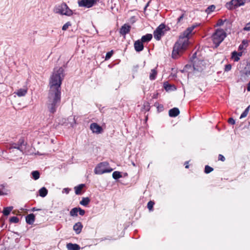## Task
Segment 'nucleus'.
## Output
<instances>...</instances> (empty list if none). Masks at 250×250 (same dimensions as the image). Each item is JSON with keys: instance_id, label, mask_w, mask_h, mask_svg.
I'll return each instance as SVG.
<instances>
[{"instance_id": "nucleus-9", "label": "nucleus", "mask_w": 250, "mask_h": 250, "mask_svg": "<svg viewBox=\"0 0 250 250\" xmlns=\"http://www.w3.org/2000/svg\"><path fill=\"white\" fill-rule=\"evenodd\" d=\"M97 0H81L78 1L80 7L90 8L96 3Z\"/></svg>"}, {"instance_id": "nucleus-23", "label": "nucleus", "mask_w": 250, "mask_h": 250, "mask_svg": "<svg viewBox=\"0 0 250 250\" xmlns=\"http://www.w3.org/2000/svg\"><path fill=\"white\" fill-rule=\"evenodd\" d=\"M225 23H226V25L227 26V28L230 29V26H231V24L229 21L227 20L226 19H225L224 20L220 19V23H219L220 27L223 25Z\"/></svg>"}, {"instance_id": "nucleus-32", "label": "nucleus", "mask_w": 250, "mask_h": 250, "mask_svg": "<svg viewBox=\"0 0 250 250\" xmlns=\"http://www.w3.org/2000/svg\"><path fill=\"white\" fill-rule=\"evenodd\" d=\"M215 8V6L214 5H211L210 6H209L207 8V9L206 10V12L208 14H210L211 12H212V11H213L214 10Z\"/></svg>"}, {"instance_id": "nucleus-17", "label": "nucleus", "mask_w": 250, "mask_h": 250, "mask_svg": "<svg viewBox=\"0 0 250 250\" xmlns=\"http://www.w3.org/2000/svg\"><path fill=\"white\" fill-rule=\"evenodd\" d=\"M68 250H80V246L76 244L68 243L66 245Z\"/></svg>"}, {"instance_id": "nucleus-12", "label": "nucleus", "mask_w": 250, "mask_h": 250, "mask_svg": "<svg viewBox=\"0 0 250 250\" xmlns=\"http://www.w3.org/2000/svg\"><path fill=\"white\" fill-rule=\"evenodd\" d=\"M143 43H144L140 40L135 42L134 46L136 52H139L144 49V46Z\"/></svg>"}, {"instance_id": "nucleus-35", "label": "nucleus", "mask_w": 250, "mask_h": 250, "mask_svg": "<svg viewBox=\"0 0 250 250\" xmlns=\"http://www.w3.org/2000/svg\"><path fill=\"white\" fill-rule=\"evenodd\" d=\"M11 223H18L19 222V219L16 216H13L9 220Z\"/></svg>"}, {"instance_id": "nucleus-52", "label": "nucleus", "mask_w": 250, "mask_h": 250, "mask_svg": "<svg viewBox=\"0 0 250 250\" xmlns=\"http://www.w3.org/2000/svg\"><path fill=\"white\" fill-rule=\"evenodd\" d=\"M185 168H188L189 166L188 165V161L185 162Z\"/></svg>"}, {"instance_id": "nucleus-54", "label": "nucleus", "mask_w": 250, "mask_h": 250, "mask_svg": "<svg viewBox=\"0 0 250 250\" xmlns=\"http://www.w3.org/2000/svg\"><path fill=\"white\" fill-rule=\"evenodd\" d=\"M4 195L3 192L0 189V195Z\"/></svg>"}, {"instance_id": "nucleus-29", "label": "nucleus", "mask_w": 250, "mask_h": 250, "mask_svg": "<svg viewBox=\"0 0 250 250\" xmlns=\"http://www.w3.org/2000/svg\"><path fill=\"white\" fill-rule=\"evenodd\" d=\"M31 174L33 178L35 180H38L40 178V172L37 170L32 171Z\"/></svg>"}, {"instance_id": "nucleus-8", "label": "nucleus", "mask_w": 250, "mask_h": 250, "mask_svg": "<svg viewBox=\"0 0 250 250\" xmlns=\"http://www.w3.org/2000/svg\"><path fill=\"white\" fill-rule=\"evenodd\" d=\"M165 28V25L162 23L154 31V37L156 40H160L162 36L164 35V29Z\"/></svg>"}, {"instance_id": "nucleus-51", "label": "nucleus", "mask_w": 250, "mask_h": 250, "mask_svg": "<svg viewBox=\"0 0 250 250\" xmlns=\"http://www.w3.org/2000/svg\"><path fill=\"white\" fill-rule=\"evenodd\" d=\"M247 89L248 91H250V81L249 82V83L248 84Z\"/></svg>"}, {"instance_id": "nucleus-20", "label": "nucleus", "mask_w": 250, "mask_h": 250, "mask_svg": "<svg viewBox=\"0 0 250 250\" xmlns=\"http://www.w3.org/2000/svg\"><path fill=\"white\" fill-rule=\"evenodd\" d=\"M90 200L88 197H83L80 201V204L84 207H87L89 204Z\"/></svg>"}, {"instance_id": "nucleus-25", "label": "nucleus", "mask_w": 250, "mask_h": 250, "mask_svg": "<svg viewBox=\"0 0 250 250\" xmlns=\"http://www.w3.org/2000/svg\"><path fill=\"white\" fill-rule=\"evenodd\" d=\"M226 36V32L223 29H220V43L224 40Z\"/></svg>"}, {"instance_id": "nucleus-27", "label": "nucleus", "mask_w": 250, "mask_h": 250, "mask_svg": "<svg viewBox=\"0 0 250 250\" xmlns=\"http://www.w3.org/2000/svg\"><path fill=\"white\" fill-rule=\"evenodd\" d=\"M13 148L17 149L21 151H22V150L21 149V148L20 147V146L17 143H13L10 145V146L9 147V149H12Z\"/></svg>"}, {"instance_id": "nucleus-28", "label": "nucleus", "mask_w": 250, "mask_h": 250, "mask_svg": "<svg viewBox=\"0 0 250 250\" xmlns=\"http://www.w3.org/2000/svg\"><path fill=\"white\" fill-rule=\"evenodd\" d=\"M78 212V208H74L70 211V215L71 216H77Z\"/></svg>"}, {"instance_id": "nucleus-39", "label": "nucleus", "mask_w": 250, "mask_h": 250, "mask_svg": "<svg viewBox=\"0 0 250 250\" xmlns=\"http://www.w3.org/2000/svg\"><path fill=\"white\" fill-rule=\"evenodd\" d=\"M154 205V203L153 201H149L147 205V208L150 210H151L152 209Z\"/></svg>"}, {"instance_id": "nucleus-45", "label": "nucleus", "mask_w": 250, "mask_h": 250, "mask_svg": "<svg viewBox=\"0 0 250 250\" xmlns=\"http://www.w3.org/2000/svg\"><path fill=\"white\" fill-rule=\"evenodd\" d=\"M70 190V189H69V188H64L62 190V192L63 193L64 192L66 194H68Z\"/></svg>"}, {"instance_id": "nucleus-44", "label": "nucleus", "mask_w": 250, "mask_h": 250, "mask_svg": "<svg viewBox=\"0 0 250 250\" xmlns=\"http://www.w3.org/2000/svg\"><path fill=\"white\" fill-rule=\"evenodd\" d=\"M228 122L229 124H231L232 125H234L235 123V120L232 118H230L229 119Z\"/></svg>"}, {"instance_id": "nucleus-40", "label": "nucleus", "mask_w": 250, "mask_h": 250, "mask_svg": "<svg viewBox=\"0 0 250 250\" xmlns=\"http://www.w3.org/2000/svg\"><path fill=\"white\" fill-rule=\"evenodd\" d=\"M231 58L234 62H238L240 60V58H239L237 55H234V51L232 53Z\"/></svg>"}, {"instance_id": "nucleus-46", "label": "nucleus", "mask_w": 250, "mask_h": 250, "mask_svg": "<svg viewBox=\"0 0 250 250\" xmlns=\"http://www.w3.org/2000/svg\"><path fill=\"white\" fill-rule=\"evenodd\" d=\"M234 55H236L239 58H240V57L242 55V52H237L236 51H234Z\"/></svg>"}, {"instance_id": "nucleus-48", "label": "nucleus", "mask_w": 250, "mask_h": 250, "mask_svg": "<svg viewBox=\"0 0 250 250\" xmlns=\"http://www.w3.org/2000/svg\"><path fill=\"white\" fill-rule=\"evenodd\" d=\"M225 160V158L224 156H223L221 154H220V160L222 161H224Z\"/></svg>"}, {"instance_id": "nucleus-50", "label": "nucleus", "mask_w": 250, "mask_h": 250, "mask_svg": "<svg viewBox=\"0 0 250 250\" xmlns=\"http://www.w3.org/2000/svg\"><path fill=\"white\" fill-rule=\"evenodd\" d=\"M41 210V209L37 208L35 207H34L31 209V211H35Z\"/></svg>"}, {"instance_id": "nucleus-58", "label": "nucleus", "mask_w": 250, "mask_h": 250, "mask_svg": "<svg viewBox=\"0 0 250 250\" xmlns=\"http://www.w3.org/2000/svg\"><path fill=\"white\" fill-rule=\"evenodd\" d=\"M132 164H133V165L134 166H135V164H134V163H132Z\"/></svg>"}, {"instance_id": "nucleus-53", "label": "nucleus", "mask_w": 250, "mask_h": 250, "mask_svg": "<svg viewBox=\"0 0 250 250\" xmlns=\"http://www.w3.org/2000/svg\"><path fill=\"white\" fill-rule=\"evenodd\" d=\"M150 0H149V1L146 3V6L147 7L149 5V3H150Z\"/></svg>"}, {"instance_id": "nucleus-3", "label": "nucleus", "mask_w": 250, "mask_h": 250, "mask_svg": "<svg viewBox=\"0 0 250 250\" xmlns=\"http://www.w3.org/2000/svg\"><path fill=\"white\" fill-rule=\"evenodd\" d=\"M54 12L62 15L70 16L73 14L72 11L68 7L65 2L56 5L54 9Z\"/></svg>"}, {"instance_id": "nucleus-18", "label": "nucleus", "mask_w": 250, "mask_h": 250, "mask_svg": "<svg viewBox=\"0 0 250 250\" xmlns=\"http://www.w3.org/2000/svg\"><path fill=\"white\" fill-rule=\"evenodd\" d=\"M85 186L84 184H80L74 188L75 192L76 195H80L82 194V190Z\"/></svg>"}, {"instance_id": "nucleus-36", "label": "nucleus", "mask_w": 250, "mask_h": 250, "mask_svg": "<svg viewBox=\"0 0 250 250\" xmlns=\"http://www.w3.org/2000/svg\"><path fill=\"white\" fill-rule=\"evenodd\" d=\"M71 25V23L70 21H67L65 23L62 27V30L65 31L66 30L69 26Z\"/></svg>"}, {"instance_id": "nucleus-11", "label": "nucleus", "mask_w": 250, "mask_h": 250, "mask_svg": "<svg viewBox=\"0 0 250 250\" xmlns=\"http://www.w3.org/2000/svg\"><path fill=\"white\" fill-rule=\"evenodd\" d=\"M90 129L93 133L99 134L102 131V127L97 123H93L90 125Z\"/></svg>"}, {"instance_id": "nucleus-15", "label": "nucleus", "mask_w": 250, "mask_h": 250, "mask_svg": "<svg viewBox=\"0 0 250 250\" xmlns=\"http://www.w3.org/2000/svg\"><path fill=\"white\" fill-rule=\"evenodd\" d=\"M83 226L82 223L79 222L73 226V229L77 234H79L82 231Z\"/></svg>"}, {"instance_id": "nucleus-6", "label": "nucleus", "mask_w": 250, "mask_h": 250, "mask_svg": "<svg viewBox=\"0 0 250 250\" xmlns=\"http://www.w3.org/2000/svg\"><path fill=\"white\" fill-rule=\"evenodd\" d=\"M245 0H231L226 3V7L228 9H232L244 5Z\"/></svg>"}, {"instance_id": "nucleus-37", "label": "nucleus", "mask_w": 250, "mask_h": 250, "mask_svg": "<svg viewBox=\"0 0 250 250\" xmlns=\"http://www.w3.org/2000/svg\"><path fill=\"white\" fill-rule=\"evenodd\" d=\"M24 140L23 138H21L19 139L18 142L17 143V144L19 145V146H20V147H21V149L22 150V146L24 145Z\"/></svg>"}, {"instance_id": "nucleus-10", "label": "nucleus", "mask_w": 250, "mask_h": 250, "mask_svg": "<svg viewBox=\"0 0 250 250\" xmlns=\"http://www.w3.org/2000/svg\"><path fill=\"white\" fill-rule=\"evenodd\" d=\"M131 29V26L128 24H124L120 29V34L122 35L125 36L127 34H128Z\"/></svg>"}, {"instance_id": "nucleus-22", "label": "nucleus", "mask_w": 250, "mask_h": 250, "mask_svg": "<svg viewBox=\"0 0 250 250\" xmlns=\"http://www.w3.org/2000/svg\"><path fill=\"white\" fill-rule=\"evenodd\" d=\"M13 209L12 206L4 208L2 213L4 215L8 216Z\"/></svg>"}, {"instance_id": "nucleus-7", "label": "nucleus", "mask_w": 250, "mask_h": 250, "mask_svg": "<svg viewBox=\"0 0 250 250\" xmlns=\"http://www.w3.org/2000/svg\"><path fill=\"white\" fill-rule=\"evenodd\" d=\"M209 42L212 47L217 48L219 46V28L215 29V32L209 39Z\"/></svg>"}, {"instance_id": "nucleus-13", "label": "nucleus", "mask_w": 250, "mask_h": 250, "mask_svg": "<svg viewBox=\"0 0 250 250\" xmlns=\"http://www.w3.org/2000/svg\"><path fill=\"white\" fill-rule=\"evenodd\" d=\"M26 222L29 225H32L35 221V216L34 214L31 213L27 215L25 218Z\"/></svg>"}, {"instance_id": "nucleus-42", "label": "nucleus", "mask_w": 250, "mask_h": 250, "mask_svg": "<svg viewBox=\"0 0 250 250\" xmlns=\"http://www.w3.org/2000/svg\"><path fill=\"white\" fill-rule=\"evenodd\" d=\"M244 31H250V21L247 23L245 27L243 28Z\"/></svg>"}, {"instance_id": "nucleus-41", "label": "nucleus", "mask_w": 250, "mask_h": 250, "mask_svg": "<svg viewBox=\"0 0 250 250\" xmlns=\"http://www.w3.org/2000/svg\"><path fill=\"white\" fill-rule=\"evenodd\" d=\"M78 212L80 215L83 216L84 215L85 212L84 209H83L80 208H78Z\"/></svg>"}, {"instance_id": "nucleus-21", "label": "nucleus", "mask_w": 250, "mask_h": 250, "mask_svg": "<svg viewBox=\"0 0 250 250\" xmlns=\"http://www.w3.org/2000/svg\"><path fill=\"white\" fill-rule=\"evenodd\" d=\"M39 193L40 196L44 197L48 193V190L45 187H42L39 189Z\"/></svg>"}, {"instance_id": "nucleus-24", "label": "nucleus", "mask_w": 250, "mask_h": 250, "mask_svg": "<svg viewBox=\"0 0 250 250\" xmlns=\"http://www.w3.org/2000/svg\"><path fill=\"white\" fill-rule=\"evenodd\" d=\"M157 72L156 69H153L151 70L149 75V79L150 80H154L156 78Z\"/></svg>"}, {"instance_id": "nucleus-19", "label": "nucleus", "mask_w": 250, "mask_h": 250, "mask_svg": "<svg viewBox=\"0 0 250 250\" xmlns=\"http://www.w3.org/2000/svg\"><path fill=\"white\" fill-rule=\"evenodd\" d=\"M27 92V90L26 89H22L21 88L17 90V92H15V93L17 94L18 97H22L24 96Z\"/></svg>"}, {"instance_id": "nucleus-2", "label": "nucleus", "mask_w": 250, "mask_h": 250, "mask_svg": "<svg viewBox=\"0 0 250 250\" xmlns=\"http://www.w3.org/2000/svg\"><path fill=\"white\" fill-rule=\"evenodd\" d=\"M197 26L198 24H194L188 27L180 35L173 47L172 57L173 59L178 58L188 48L189 44L190 35Z\"/></svg>"}, {"instance_id": "nucleus-38", "label": "nucleus", "mask_w": 250, "mask_h": 250, "mask_svg": "<svg viewBox=\"0 0 250 250\" xmlns=\"http://www.w3.org/2000/svg\"><path fill=\"white\" fill-rule=\"evenodd\" d=\"M113 54V51L112 50L106 53L105 60H107L109 59L112 56Z\"/></svg>"}, {"instance_id": "nucleus-47", "label": "nucleus", "mask_w": 250, "mask_h": 250, "mask_svg": "<svg viewBox=\"0 0 250 250\" xmlns=\"http://www.w3.org/2000/svg\"><path fill=\"white\" fill-rule=\"evenodd\" d=\"M184 14H182L178 19H177V22H179L181 21L182 20H183L184 18Z\"/></svg>"}, {"instance_id": "nucleus-26", "label": "nucleus", "mask_w": 250, "mask_h": 250, "mask_svg": "<svg viewBox=\"0 0 250 250\" xmlns=\"http://www.w3.org/2000/svg\"><path fill=\"white\" fill-rule=\"evenodd\" d=\"M248 45V41L247 40H243L241 44L239 46V50H243L246 49Z\"/></svg>"}, {"instance_id": "nucleus-5", "label": "nucleus", "mask_w": 250, "mask_h": 250, "mask_svg": "<svg viewBox=\"0 0 250 250\" xmlns=\"http://www.w3.org/2000/svg\"><path fill=\"white\" fill-rule=\"evenodd\" d=\"M196 53H195L193 55L192 59L193 69L194 71L201 72L205 68V62L204 60L196 58Z\"/></svg>"}, {"instance_id": "nucleus-55", "label": "nucleus", "mask_w": 250, "mask_h": 250, "mask_svg": "<svg viewBox=\"0 0 250 250\" xmlns=\"http://www.w3.org/2000/svg\"><path fill=\"white\" fill-rule=\"evenodd\" d=\"M219 26V21H218L216 23V26Z\"/></svg>"}, {"instance_id": "nucleus-1", "label": "nucleus", "mask_w": 250, "mask_h": 250, "mask_svg": "<svg viewBox=\"0 0 250 250\" xmlns=\"http://www.w3.org/2000/svg\"><path fill=\"white\" fill-rule=\"evenodd\" d=\"M62 67L55 68L49 79V90L46 106L50 114H54L61 101V84L64 79Z\"/></svg>"}, {"instance_id": "nucleus-43", "label": "nucleus", "mask_w": 250, "mask_h": 250, "mask_svg": "<svg viewBox=\"0 0 250 250\" xmlns=\"http://www.w3.org/2000/svg\"><path fill=\"white\" fill-rule=\"evenodd\" d=\"M231 68V65L230 64H228L225 65V71H229L230 70Z\"/></svg>"}, {"instance_id": "nucleus-16", "label": "nucleus", "mask_w": 250, "mask_h": 250, "mask_svg": "<svg viewBox=\"0 0 250 250\" xmlns=\"http://www.w3.org/2000/svg\"><path fill=\"white\" fill-rule=\"evenodd\" d=\"M152 39V35L151 34H146V35L143 36L141 39V41L144 43H147L149 42Z\"/></svg>"}, {"instance_id": "nucleus-34", "label": "nucleus", "mask_w": 250, "mask_h": 250, "mask_svg": "<svg viewBox=\"0 0 250 250\" xmlns=\"http://www.w3.org/2000/svg\"><path fill=\"white\" fill-rule=\"evenodd\" d=\"M213 170V169L212 167L207 165L205 166L204 172L205 173L208 174L212 171Z\"/></svg>"}, {"instance_id": "nucleus-33", "label": "nucleus", "mask_w": 250, "mask_h": 250, "mask_svg": "<svg viewBox=\"0 0 250 250\" xmlns=\"http://www.w3.org/2000/svg\"><path fill=\"white\" fill-rule=\"evenodd\" d=\"M249 106L247 108H246V109L244 110V111L241 114L240 118L242 119V118L246 117L247 116V115L249 113Z\"/></svg>"}, {"instance_id": "nucleus-31", "label": "nucleus", "mask_w": 250, "mask_h": 250, "mask_svg": "<svg viewBox=\"0 0 250 250\" xmlns=\"http://www.w3.org/2000/svg\"><path fill=\"white\" fill-rule=\"evenodd\" d=\"M245 74L247 76H250V62L248 63L244 69Z\"/></svg>"}, {"instance_id": "nucleus-30", "label": "nucleus", "mask_w": 250, "mask_h": 250, "mask_svg": "<svg viewBox=\"0 0 250 250\" xmlns=\"http://www.w3.org/2000/svg\"><path fill=\"white\" fill-rule=\"evenodd\" d=\"M112 177L114 179L117 180L121 178L122 175L120 172L116 171L113 172Z\"/></svg>"}, {"instance_id": "nucleus-57", "label": "nucleus", "mask_w": 250, "mask_h": 250, "mask_svg": "<svg viewBox=\"0 0 250 250\" xmlns=\"http://www.w3.org/2000/svg\"><path fill=\"white\" fill-rule=\"evenodd\" d=\"M158 107H160V108H163V106L162 105H160V106H159Z\"/></svg>"}, {"instance_id": "nucleus-49", "label": "nucleus", "mask_w": 250, "mask_h": 250, "mask_svg": "<svg viewBox=\"0 0 250 250\" xmlns=\"http://www.w3.org/2000/svg\"><path fill=\"white\" fill-rule=\"evenodd\" d=\"M171 87V85H170V84H167V85L166 86H165V89L167 90H169L170 89V88Z\"/></svg>"}, {"instance_id": "nucleus-4", "label": "nucleus", "mask_w": 250, "mask_h": 250, "mask_svg": "<svg viewBox=\"0 0 250 250\" xmlns=\"http://www.w3.org/2000/svg\"><path fill=\"white\" fill-rule=\"evenodd\" d=\"M109 164L107 162H103L99 163L94 169V173L96 174H102L104 173H109L113 170L111 168H107Z\"/></svg>"}, {"instance_id": "nucleus-14", "label": "nucleus", "mask_w": 250, "mask_h": 250, "mask_svg": "<svg viewBox=\"0 0 250 250\" xmlns=\"http://www.w3.org/2000/svg\"><path fill=\"white\" fill-rule=\"evenodd\" d=\"M180 114V111L177 107H174L169 110L168 114L171 117H175Z\"/></svg>"}, {"instance_id": "nucleus-56", "label": "nucleus", "mask_w": 250, "mask_h": 250, "mask_svg": "<svg viewBox=\"0 0 250 250\" xmlns=\"http://www.w3.org/2000/svg\"><path fill=\"white\" fill-rule=\"evenodd\" d=\"M146 8H147V7H146L145 6V7H144V11H145L146 10Z\"/></svg>"}]
</instances>
